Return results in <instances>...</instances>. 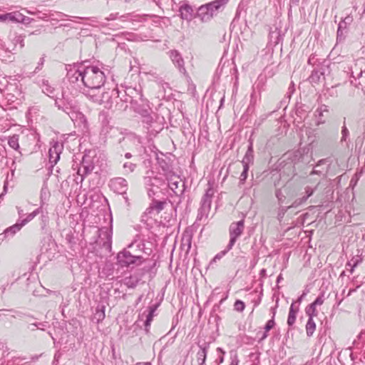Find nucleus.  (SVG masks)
I'll list each match as a JSON object with an SVG mask.
<instances>
[{"mask_svg":"<svg viewBox=\"0 0 365 365\" xmlns=\"http://www.w3.org/2000/svg\"><path fill=\"white\" fill-rule=\"evenodd\" d=\"M231 249H228V245L227 246L226 249L220 252L217 253L215 257L213 258L212 261L216 262L217 260H220L222 257H223Z\"/></svg>","mask_w":365,"mask_h":365,"instance_id":"38","label":"nucleus"},{"mask_svg":"<svg viewBox=\"0 0 365 365\" xmlns=\"http://www.w3.org/2000/svg\"><path fill=\"white\" fill-rule=\"evenodd\" d=\"M322 173H323V170H321L319 169H317H317H314L311 172L310 175H314V174H316V175H321Z\"/></svg>","mask_w":365,"mask_h":365,"instance_id":"63","label":"nucleus"},{"mask_svg":"<svg viewBox=\"0 0 365 365\" xmlns=\"http://www.w3.org/2000/svg\"><path fill=\"white\" fill-rule=\"evenodd\" d=\"M316 329V324L312 317H309L306 324V333L308 336H312Z\"/></svg>","mask_w":365,"mask_h":365,"instance_id":"27","label":"nucleus"},{"mask_svg":"<svg viewBox=\"0 0 365 365\" xmlns=\"http://www.w3.org/2000/svg\"><path fill=\"white\" fill-rule=\"evenodd\" d=\"M262 294L260 293L259 295L258 296L257 299H255L253 300V304H254V308L257 307V306H259V304L261 303V301H262Z\"/></svg>","mask_w":365,"mask_h":365,"instance_id":"52","label":"nucleus"},{"mask_svg":"<svg viewBox=\"0 0 365 365\" xmlns=\"http://www.w3.org/2000/svg\"><path fill=\"white\" fill-rule=\"evenodd\" d=\"M43 63H44V58L42 57L40 58V60L38 63V65L34 70V73H38L41 69Z\"/></svg>","mask_w":365,"mask_h":365,"instance_id":"49","label":"nucleus"},{"mask_svg":"<svg viewBox=\"0 0 365 365\" xmlns=\"http://www.w3.org/2000/svg\"><path fill=\"white\" fill-rule=\"evenodd\" d=\"M157 118V114L151 111L148 114L143 116L142 120L143 123L147 125V128H150L153 126Z\"/></svg>","mask_w":365,"mask_h":365,"instance_id":"26","label":"nucleus"},{"mask_svg":"<svg viewBox=\"0 0 365 365\" xmlns=\"http://www.w3.org/2000/svg\"><path fill=\"white\" fill-rule=\"evenodd\" d=\"M182 243L183 245L187 244V248L190 249L191 247V236L190 235H183L182 237Z\"/></svg>","mask_w":365,"mask_h":365,"instance_id":"45","label":"nucleus"},{"mask_svg":"<svg viewBox=\"0 0 365 365\" xmlns=\"http://www.w3.org/2000/svg\"><path fill=\"white\" fill-rule=\"evenodd\" d=\"M245 229V222L243 220L237 222H232L229 228L230 242L228 243V249H232L235 244L237 239L242 235Z\"/></svg>","mask_w":365,"mask_h":365,"instance_id":"8","label":"nucleus"},{"mask_svg":"<svg viewBox=\"0 0 365 365\" xmlns=\"http://www.w3.org/2000/svg\"><path fill=\"white\" fill-rule=\"evenodd\" d=\"M351 262H352L351 269H350V273H353L354 268L361 262V259L359 257H353L351 259Z\"/></svg>","mask_w":365,"mask_h":365,"instance_id":"42","label":"nucleus"},{"mask_svg":"<svg viewBox=\"0 0 365 365\" xmlns=\"http://www.w3.org/2000/svg\"><path fill=\"white\" fill-rule=\"evenodd\" d=\"M63 146L62 143L58 141L53 143L48 150L49 162L51 164L55 165L57 163L60 159V155L63 150Z\"/></svg>","mask_w":365,"mask_h":365,"instance_id":"12","label":"nucleus"},{"mask_svg":"<svg viewBox=\"0 0 365 365\" xmlns=\"http://www.w3.org/2000/svg\"><path fill=\"white\" fill-rule=\"evenodd\" d=\"M144 184L150 197H153L158 192V190L166 185L164 180L157 176L145 177L144 178Z\"/></svg>","mask_w":365,"mask_h":365,"instance_id":"6","label":"nucleus"},{"mask_svg":"<svg viewBox=\"0 0 365 365\" xmlns=\"http://www.w3.org/2000/svg\"><path fill=\"white\" fill-rule=\"evenodd\" d=\"M123 101L125 103L129 101L131 103L135 104V111L138 113L139 115H140L141 118L152 111L148 104V101L143 98L142 93H139L138 101H134L133 98L130 96H125V98Z\"/></svg>","mask_w":365,"mask_h":365,"instance_id":"4","label":"nucleus"},{"mask_svg":"<svg viewBox=\"0 0 365 365\" xmlns=\"http://www.w3.org/2000/svg\"><path fill=\"white\" fill-rule=\"evenodd\" d=\"M290 207H293L292 205L290 206H288L286 209L282 208L278 214L279 218L282 217L285 212L287 211V210Z\"/></svg>","mask_w":365,"mask_h":365,"instance_id":"59","label":"nucleus"},{"mask_svg":"<svg viewBox=\"0 0 365 365\" xmlns=\"http://www.w3.org/2000/svg\"><path fill=\"white\" fill-rule=\"evenodd\" d=\"M217 351L221 352V353H222V355L221 356H220V357L218 358V359H217V360H218V361H219V363H220V364H222V363L224 361V357H223V355L225 354V351H222V349L221 348H217Z\"/></svg>","mask_w":365,"mask_h":365,"instance_id":"55","label":"nucleus"},{"mask_svg":"<svg viewBox=\"0 0 365 365\" xmlns=\"http://www.w3.org/2000/svg\"><path fill=\"white\" fill-rule=\"evenodd\" d=\"M141 257L133 255L129 251L123 250L117 255V261L121 267H129L130 264H135L140 261Z\"/></svg>","mask_w":365,"mask_h":365,"instance_id":"9","label":"nucleus"},{"mask_svg":"<svg viewBox=\"0 0 365 365\" xmlns=\"http://www.w3.org/2000/svg\"><path fill=\"white\" fill-rule=\"evenodd\" d=\"M41 212H43V210L41 208V206H40L38 208L36 209L32 212L27 215V216L24 219H22V220L19 219V220L20 221L21 224L24 227L27 223L31 222L36 216H37L38 214H40Z\"/></svg>","mask_w":365,"mask_h":365,"instance_id":"25","label":"nucleus"},{"mask_svg":"<svg viewBox=\"0 0 365 365\" xmlns=\"http://www.w3.org/2000/svg\"><path fill=\"white\" fill-rule=\"evenodd\" d=\"M77 174L81 177V182H83L85 176L88 175L87 173H85V170L83 169V165H81V167L78 169Z\"/></svg>","mask_w":365,"mask_h":365,"instance_id":"46","label":"nucleus"},{"mask_svg":"<svg viewBox=\"0 0 365 365\" xmlns=\"http://www.w3.org/2000/svg\"><path fill=\"white\" fill-rule=\"evenodd\" d=\"M245 307V305L242 301H241L240 299H237L235 301V302L234 304V309L235 311L242 312L244 311Z\"/></svg>","mask_w":365,"mask_h":365,"instance_id":"37","label":"nucleus"},{"mask_svg":"<svg viewBox=\"0 0 365 365\" xmlns=\"http://www.w3.org/2000/svg\"><path fill=\"white\" fill-rule=\"evenodd\" d=\"M67 78L70 83H76L78 87L83 86L88 88L86 93L98 91L106 82L104 72L96 66L80 64L74 66L67 72Z\"/></svg>","mask_w":365,"mask_h":365,"instance_id":"1","label":"nucleus"},{"mask_svg":"<svg viewBox=\"0 0 365 365\" xmlns=\"http://www.w3.org/2000/svg\"><path fill=\"white\" fill-rule=\"evenodd\" d=\"M99 244L108 251L111 250L112 231L104 227L99 230Z\"/></svg>","mask_w":365,"mask_h":365,"instance_id":"10","label":"nucleus"},{"mask_svg":"<svg viewBox=\"0 0 365 365\" xmlns=\"http://www.w3.org/2000/svg\"><path fill=\"white\" fill-rule=\"evenodd\" d=\"M229 0H214L209 3L201 5L197 11V17L202 22L210 21L218 14L222 12L226 7Z\"/></svg>","mask_w":365,"mask_h":365,"instance_id":"2","label":"nucleus"},{"mask_svg":"<svg viewBox=\"0 0 365 365\" xmlns=\"http://www.w3.org/2000/svg\"><path fill=\"white\" fill-rule=\"evenodd\" d=\"M324 293L322 292L319 296L317 297V298L312 302L314 306H319L322 305L324 303Z\"/></svg>","mask_w":365,"mask_h":365,"instance_id":"43","label":"nucleus"},{"mask_svg":"<svg viewBox=\"0 0 365 365\" xmlns=\"http://www.w3.org/2000/svg\"><path fill=\"white\" fill-rule=\"evenodd\" d=\"M328 111H329L328 106H327L326 105H322L320 107H319L317 109L316 113L319 115V120L317 123V125L324 123V120H322L321 118L323 116L324 112H328Z\"/></svg>","mask_w":365,"mask_h":365,"instance_id":"29","label":"nucleus"},{"mask_svg":"<svg viewBox=\"0 0 365 365\" xmlns=\"http://www.w3.org/2000/svg\"><path fill=\"white\" fill-rule=\"evenodd\" d=\"M26 16L19 11H14L0 14V21H10L13 23L24 22Z\"/></svg>","mask_w":365,"mask_h":365,"instance_id":"13","label":"nucleus"},{"mask_svg":"<svg viewBox=\"0 0 365 365\" xmlns=\"http://www.w3.org/2000/svg\"><path fill=\"white\" fill-rule=\"evenodd\" d=\"M42 91L48 96L55 99V104L58 105L57 100L56 99V95L55 94V89L52 88L47 81L43 82Z\"/></svg>","mask_w":365,"mask_h":365,"instance_id":"23","label":"nucleus"},{"mask_svg":"<svg viewBox=\"0 0 365 365\" xmlns=\"http://www.w3.org/2000/svg\"><path fill=\"white\" fill-rule=\"evenodd\" d=\"M250 168L243 167V170L240 177V182L243 184L247 178V173Z\"/></svg>","mask_w":365,"mask_h":365,"instance_id":"39","label":"nucleus"},{"mask_svg":"<svg viewBox=\"0 0 365 365\" xmlns=\"http://www.w3.org/2000/svg\"><path fill=\"white\" fill-rule=\"evenodd\" d=\"M230 360H231V362L230 364V365H238L239 364V359H238V357H237V354H233L231 355L230 356Z\"/></svg>","mask_w":365,"mask_h":365,"instance_id":"48","label":"nucleus"},{"mask_svg":"<svg viewBox=\"0 0 365 365\" xmlns=\"http://www.w3.org/2000/svg\"><path fill=\"white\" fill-rule=\"evenodd\" d=\"M292 309V311L294 313H297L299 312V306H297V303L295 302H293L289 307V310Z\"/></svg>","mask_w":365,"mask_h":365,"instance_id":"53","label":"nucleus"},{"mask_svg":"<svg viewBox=\"0 0 365 365\" xmlns=\"http://www.w3.org/2000/svg\"><path fill=\"white\" fill-rule=\"evenodd\" d=\"M346 29V20H342L339 22L337 29V38H342L344 31Z\"/></svg>","mask_w":365,"mask_h":365,"instance_id":"32","label":"nucleus"},{"mask_svg":"<svg viewBox=\"0 0 365 365\" xmlns=\"http://www.w3.org/2000/svg\"><path fill=\"white\" fill-rule=\"evenodd\" d=\"M165 204V201H159L153 200V202L150 203L149 207L146 209L145 213L147 215H151L153 213L155 215H158L164 209Z\"/></svg>","mask_w":365,"mask_h":365,"instance_id":"15","label":"nucleus"},{"mask_svg":"<svg viewBox=\"0 0 365 365\" xmlns=\"http://www.w3.org/2000/svg\"><path fill=\"white\" fill-rule=\"evenodd\" d=\"M275 325L274 319H269L265 324L264 329L266 331V332H268L269 330H271Z\"/></svg>","mask_w":365,"mask_h":365,"instance_id":"41","label":"nucleus"},{"mask_svg":"<svg viewBox=\"0 0 365 365\" xmlns=\"http://www.w3.org/2000/svg\"><path fill=\"white\" fill-rule=\"evenodd\" d=\"M349 135V131L345 125V121L344 122V125L341 128V143L346 142L348 137Z\"/></svg>","mask_w":365,"mask_h":365,"instance_id":"35","label":"nucleus"},{"mask_svg":"<svg viewBox=\"0 0 365 365\" xmlns=\"http://www.w3.org/2000/svg\"><path fill=\"white\" fill-rule=\"evenodd\" d=\"M102 132L104 133L105 135H108L110 138H112L117 134H120L118 128L113 127L108 128V126L103 127Z\"/></svg>","mask_w":365,"mask_h":365,"instance_id":"28","label":"nucleus"},{"mask_svg":"<svg viewBox=\"0 0 365 365\" xmlns=\"http://www.w3.org/2000/svg\"><path fill=\"white\" fill-rule=\"evenodd\" d=\"M38 329H40L41 330L44 329V327H46V324L44 323H39V324H33Z\"/></svg>","mask_w":365,"mask_h":365,"instance_id":"61","label":"nucleus"},{"mask_svg":"<svg viewBox=\"0 0 365 365\" xmlns=\"http://www.w3.org/2000/svg\"><path fill=\"white\" fill-rule=\"evenodd\" d=\"M86 96L93 102L103 105L106 108L110 109L113 107V97L117 98L118 91L113 89L110 91L100 93V90L96 93H85Z\"/></svg>","mask_w":365,"mask_h":365,"instance_id":"3","label":"nucleus"},{"mask_svg":"<svg viewBox=\"0 0 365 365\" xmlns=\"http://www.w3.org/2000/svg\"><path fill=\"white\" fill-rule=\"evenodd\" d=\"M158 308L157 304L152 305L148 307V313L145 315V321L144 322L145 331L148 333L150 323L153 321L154 313Z\"/></svg>","mask_w":365,"mask_h":365,"instance_id":"19","label":"nucleus"},{"mask_svg":"<svg viewBox=\"0 0 365 365\" xmlns=\"http://www.w3.org/2000/svg\"><path fill=\"white\" fill-rule=\"evenodd\" d=\"M327 162V158L322 159L317 162V165H315V168L320 167L321 165L326 164Z\"/></svg>","mask_w":365,"mask_h":365,"instance_id":"57","label":"nucleus"},{"mask_svg":"<svg viewBox=\"0 0 365 365\" xmlns=\"http://www.w3.org/2000/svg\"><path fill=\"white\" fill-rule=\"evenodd\" d=\"M275 195H276V197H277L278 200L279 201V202L282 203L283 198H284V196L282 195V192L279 190H277L276 191Z\"/></svg>","mask_w":365,"mask_h":365,"instance_id":"51","label":"nucleus"},{"mask_svg":"<svg viewBox=\"0 0 365 365\" xmlns=\"http://www.w3.org/2000/svg\"><path fill=\"white\" fill-rule=\"evenodd\" d=\"M123 168L125 174H129L135 170L136 164L131 162H125L123 165Z\"/></svg>","mask_w":365,"mask_h":365,"instance_id":"30","label":"nucleus"},{"mask_svg":"<svg viewBox=\"0 0 365 365\" xmlns=\"http://www.w3.org/2000/svg\"><path fill=\"white\" fill-rule=\"evenodd\" d=\"M322 173H323V170H321L319 169H317H317H314L311 172L310 175H314V174H316V175H321Z\"/></svg>","mask_w":365,"mask_h":365,"instance_id":"62","label":"nucleus"},{"mask_svg":"<svg viewBox=\"0 0 365 365\" xmlns=\"http://www.w3.org/2000/svg\"><path fill=\"white\" fill-rule=\"evenodd\" d=\"M322 78H324V72L322 68L314 69L309 78L312 83H318Z\"/></svg>","mask_w":365,"mask_h":365,"instance_id":"21","label":"nucleus"},{"mask_svg":"<svg viewBox=\"0 0 365 365\" xmlns=\"http://www.w3.org/2000/svg\"><path fill=\"white\" fill-rule=\"evenodd\" d=\"M277 304H276L275 307L270 308V312L272 314V319H274V317L277 313Z\"/></svg>","mask_w":365,"mask_h":365,"instance_id":"58","label":"nucleus"},{"mask_svg":"<svg viewBox=\"0 0 365 365\" xmlns=\"http://www.w3.org/2000/svg\"><path fill=\"white\" fill-rule=\"evenodd\" d=\"M180 16L182 19L190 21L193 15V9L191 6L187 4H183L179 9Z\"/></svg>","mask_w":365,"mask_h":365,"instance_id":"18","label":"nucleus"},{"mask_svg":"<svg viewBox=\"0 0 365 365\" xmlns=\"http://www.w3.org/2000/svg\"><path fill=\"white\" fill-rule=\"evenodd\" d=\"M290 98H291V95L287 93L284 97V98L280 101V106H279V108H282L283 106H284L286 108L287 105L288 104V103H289V101L290 100Z\"/></svg>","mask_w":365,"mask_h":365,"instance_id":"44","label":"nucleus"},{"mask_svg":"<svg viewBox=\"0 0 365 365\" xmlns=\"http://www.w3.org/2000/svg\"><path fill=\"white\" fill-rule=\"evenodd\" d=\"M119 14L115 13V14H110L108 17L106 18V21H113L119 18Z\"/></svg>","mask_w":365,"mask_h":365,"instance_id":"50","label":"nucleus"},{"mask_svg":"<svg viewBox=\"0 0 365 365\" xmlns=\"http://www.w3.org/2000/svg\"><path fill=\"white\" fill-rule=\"evenodd\" d=\"M316 307H317L314 306L313 303H312L306 308L305 312L309 316V317L313 318V317L317 315Z\"/></svg>","mask_w":365,"mask_h":365,"instance_id":"31","label":"nucleus"},{"mask_svg":"<svg viewBox=\"0 0 365 365\" xmlns=\"http://www.w3.org/2000/svg\"><path fill=\"white\" fill-rule=\"evenodd\" d=\"M268 332H266V331L264 330V333L262 334V336L259 338V341H262L263 340H264L267 336H268Z\"/></svg>","mask_w":365,"mask_h":365,"instance_id":"64","label":"nucleus"},{"mask_svg":"<svg viewBox=\"0 0 365 365\" xmlns=\"http://www.w3.org/2000/svg\"><path fill=\"white\" fill-rule=\"evenodd\" d=\"M140 280V277L136 274H133L129 277H125L123 279V283L128 288H134L137 286Z\"/></svg>","mask_w":365,"mask_h":365,"instance_id":"20","label":"nucleus"},{"mask_svg":"<svg viewBox=\"0 0 365 365\" xmlns=\"http://www.w3.org/2000/svg\"><path fill=\"white\" fill-rule=\"evenodd\" d=\"M315 56L314 54L311 55L308 59V63L310 65H314L316 63Z\"/></svg>","mask_w":365,"mask_h":365,"instance_id":"56","label":"nucleus"},{"mask_svg":"<svg viewBox=\"0 0 365 365\" xmlns=\"http://www.w3.org/2000/svg\"><path fill=\"white\" fill-rule=\"evenodd\" d=\"M170 57L173 63L178 67L180 72L185 71V68L184 67V61L180 54L177 51H171Z\"/></svg>","mask_w":365,"mask_h":365,"instance_id":"16","label":"nucleus"},{"mask_svg":"<svg viewBox=\"0 0 365 365\" xmlns=\"http://www.w3.org/2000/svg\"><path fill=\"white\" fill-rule=\"evenodd\" d=\"M13 43L15 46L19 44L20 48H22L24 46V36L21 35L16 36L13 38Z\"/></svg>","mask_w":365,"mask_h":365,"instance_id":"36","label":"nucleus"},{"mask_svg":"<svg viewBox=\"0 0 365 365\" xmlns=\"http://www.w3.org/2000/svg\"><path fill=\"white\" fill-rule=\"evenodd\" d=\"M77 174L81 177V182H83L85 176L88 175L87 173H85V170L83 169V165H81V167L78 169Z\"/></svg>","mask_w":365,"mask_h":365,"instance_id":"47","label":"nucleus"},{"mask_svg":"<svg viewBox=\"0 0 365 365\" xmlns=\"http://www.w3.org/2000/svg\"><path fill=\"white\" fill-rule=\"evenodd\" d=\"M314 189H312V187H306V193L307 195L305 196H303L301 198H299V199H297L296 200H294V202L292 204V206L293 207H299L300 205H302V203H304V202L307 201V200L313 195L314 193Z\"/></svg>","mask_w":365,"mask_h":365,"instance_id":"22","label":"nucleus"},{"mask_svg":"<svg viewBox=\"0 0 365 365\" xmlns=\"http://www.w3.org/2000/svg\"><path fill=\"white\" fill-rule=\"evenodd\" d=\"M253 146L252 142H250V145L247 150V152L241 161V163L243 167L250 168V165L253 163L254 160V155H253Z\"/></svg>","mask_w":365,"mask_h":365,"instance_id":"17","label":"nucleus"},{"mask_svg":"<svg viewBox=\"0 0 365 365\" xmlns=\"http://www.w3.org/2000/svg\"><path fill=\"white\" fill-rule=\"evenodd\" d=\"M45 195H46V192L43 191V190H41V207H43V199L45 198Z\"/></svg>","mask_w":365,"mask_h":365,"instance_id":"60","label":"nucleus"},{"mask_svg":"<svg viewBox=\"0 0 365 365\" xmlns=\"http://www.w3.org/2000/svg\"><path fill=\"white\" fill-rule=\"evenodd\" d=\"M214 195V190L212 187L207 189L205 195L201 200V206L198 210L197 219L201 220L203 216H207L212 203V198Z\"/></svg>","mask_w":365,"mask_h":365,"instance_id":"7","label":"nucleus"},{"mask_svg":"<svg viewBox=\"0 0 365 365\" xmlns=\"http://www.w3.org/2000/svg\"><path fill=\"white\" fill-rule=\"evenodd\" d=\"M110 187L114 192L124 195L126 194L128 183L126 180L123 178H115L110 180Z\"/></svg>","mask_w":365,"mask_h":365,"instance_id":"11","label":"nucleus"},{"mask_svg":"<svg viewBox=\"0 0 365 365\" xmlns=\"http://www.w3.org/2000/svg\"><path fill=\"white\" fill-rule=\"evenodd\" d=\"M8 143L11 148L14 150H17L19 147V138L17 136L14 135L9 139Z\"/></svg>","mask_w":365,"mask_h":365,"instance_id":"33","label":"nucleus"},{"mask_svg":"<svg viewBox=\"0 0 365 365\" xmlns=\"http://www.w3.org/2000/svg\"><path fill=\"white\" fill-rule=\"evenodd\" d=\"M23 225L21 224L20 221L18 220L16 223L13 225L12 226L8 227L4 231V235L6 237H13L16 232H18L21 228Z\"/></svg>","mask_w":365,"mask_h":365,"instance_id":"24","label":"nucleus"},{"mask_svg":"<svg viewBox=\"0 0 365 365\" xmlns=\"http://www.w3.org/2000/svg\"><path fill=\"white\" fill-rule=\"evenodd\" d=\"M297 313H294L292 311V309L289 311L288 318H287V324L289 327H292L296 321Z\"/></svg>","mask_w":365,"mask_h":365,"instance_id":"34","label":"nucleus"},{"mask_svg":"<svg viewBox=\"0 0 365 365\" xmlns=\"http://www.w3.org/2000/svg\"><path fill=\"white\" fill-rule=\"evenodd\" d=\"M165 176L167 180L165 185L169 187L175 195H182L184 192L185 184L182 182L180 178L171 172L165 173Z\"/></svg>","mask_w":365,"mask_h":365,"instance_id":"5","label":"nucleus"},{"mask_svg":"<svg viewBox=\"0 0 365 365\" xmlns=\"http://www.w3.org/2000/svg\"><path fill=\"white\" fill-rule=\"evenodd\" d=\"M82 165H83V169L85 170V173H87V174L91 173L94 168V166L91 163L86 165L84 160H83Z\"/></svg>","mask_w":365,"mask_h":365,"instance_id":"40","label":"nucleus"},{"mask_svg":"<svg viewBox=\"0 0 365 365\" xmlns=\"http://www.w3.org/2000/svg\"><path fill=\"white\" fill-rule=\"evenodd\" d=\"M96 314L98 316V322L103 320L105 318V313L103 310H102L101 312H97Z\"/></svg>","mask_w":365,"mask_h":365,"instance_id":"54","label":"nucleus"},{"mask_svg":"<svg viewBox=\"0 0 365 365\" xmlns=\"http://www.w3.org/2000/svg\"><path fill=\"white\" fill-rule=\"evenodd\" d=\"M197 346L199 347V350L196 355L197 362L198 365H205V363L207 359V354L210 347V343L203 342L202 344H200L198 342Z\"/></svg>","mask_w":365,"mask_h":365,"instance_id":"14","label":"nucleus"}]
</instances>
